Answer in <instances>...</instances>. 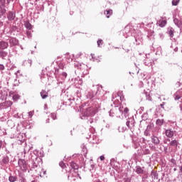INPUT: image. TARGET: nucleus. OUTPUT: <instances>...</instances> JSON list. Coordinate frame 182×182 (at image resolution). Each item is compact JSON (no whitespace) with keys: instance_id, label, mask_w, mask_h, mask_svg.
<instances>
[{"instance_id":"nucleus-40","label":"nucleus","mask_w":182,"mask_h":182,"mask_svg":"<svg viewBox=\"0 0 182 182\" xmlns=\"http://www.w3.org/2000/svg\"><path fill=\"white\" fill-rule=\"evenodd\" d=\"M150 127H147V128H146V129L145 130V132H144V134H145V136H149V128Z\"/></svg>"},{"instance_id":"nucleus-58","label":"nucleus","mask_w":182,"mask_h":182,"mask_svg":"<svg viewBox=\"0 0 182 182\" xmlns=\"http://www.w3.org/2000/svg\"><path fill=\"white\" fill-rule=\"evenodd\" d=\"M14 86H18V82L15 83Z\"/></svg>"},{"instance_id":"nucleus-14","label":"nucleus","mask_w":182,"mask_h":182,"mask_svg":"<svg viewBox=\"0 0 182 182\" xmlns=\"http://www.w3.org/2000/svg\"><path fill=\"white\" fill-rule=\"evenodd\" d=\"M9 43L11 45V46H16V45H18V43H19V41H18V39L15 38H12L9 39Z\"/></svg>"},{"instance_id":"nucleus-49","label":"nucleus","mask_w":182,"mask_h":182,"mask_svg":"<svg viewBox=\"0 0 182 182\" xmlns=\"http://www.w3.org/2000/svg\"><path fill=\"white\" fill-rule=\"evenodd\" d=\"M88 123H93V119L92 118H90V119L88 120Z\"/></svg>"},{"instance_id":"nucleus-15","label":"nucleus","mask_w":182,"mask_h":182,"mask_svg":"<svg viewBox=\"0 0 182 182\" xmlns=\"http://www.w3.org/2000/svg\"><path fill=\"white\" fill-rule=\"evenodd\" d=\"M8 163H9V157H8V156H3L1 160L2 166H6V164H8Z\"/></svg>"},{"instance_id":"nucleus-10","label":"nucleus","mask_w":182,"mask_h":182,"mask_svg":"<svg viewBox=\"0 0 182 182\" xmlns=\"http://www.w3.org/2000/svg\"><path fill=\"white\" fill-rule=\"evenodd\" d=\"M9 43L6 41H0V50H4V49H8Z\"/></svg>"},{"instance_id":"nucleus-19","label":"nucleus","mask_w":182,"mask_h":182,"mask_svg":"<svg viewBox=\"0 0 182 182\" xmlns=\"http://www.w3.org/2000/svg\"><path fill=\"white\" fill-rule=\"evenodd\" d=\"M158 24L161 28H164V26L167 24V21L166 20H159Z\"/></svg>"},{"instance_id":"nucleus-45","label":"nucleus","mask_w":182,"mask_h":182,"mask_svg":"<svg viewBox=\"0 0 182 182\" xmlns=\"http://www.w3.org/2000/svg\"><path fill=\"white\" fill-rule=\"evenodd\" d=\"M36 167H38V165L36 164V163H33V166H32V168H36Z\"/></svg>"},{"instance_id":"nucleus-18","label":"nucleus","mask_w":182,"mask_h":182,"mask_svg":"<svg viewBox=\"0 0 182 182\" xmlns=\"http://www.w3.org/2000/svg\"><path fill=\"white\" fill-rule=\"evenodd\" d=\"M151 176L153 180H159V173L157 172L152 171L151 173Z\"/></svg>"},{"instance_id":"nucleus-17","label":"nucleus","mask_w":182,"mask_h":182,"mask_svg":"<svg viewBox=\"0 0 182 182\" xmlns=\"http://www.w3.org/2000/svg\"><path fill=\"white\" fill-rule=\"evenodd\" d=\"M105 15H106L107 18H110V16H112V15H113V10H112V9H107L105 11Z\"/></svg>"},{"instance_id":"nucleus-50","label":"nucleus","mask_w":182,"mask_h":182,"mask_svg":"<svg viewBox=\"0 0 182 182\" xmlns=\"http://www.w3.org/2000/svg\"><path fill=\"white\" fill-rule=\"evenodd\" d=\"M100 159L101 161H103V160H105V156H101L100 157Z\"/></svg>"},{"instance_id":"nucleus-35","label":"nucleus","mask_w":182,"mask_h":182,"mask_svg":"<svg viewBox=\"0 0 182 182\" xmlns=\"http://www.w3.org/2000/svg\"><path fill=\"white\" fill-rule=\"evenodd\" d=\"M97 43L98 48H100V45H103V40H98Z\"/></svg>"},{"instance_id":"nucleus-12","label":"nucleus","mask_w":182,"mask_h":182,"mask_svg":"<svg viewBox=\"0 0 182 182\" xmlns=\"http://www.w3.org/2000/svg\"><path fill=\"white\" fill-rule=\"evenodd\" d=\"M16 17V15L15 14V12L14 11H9L7 18L9 21H14L15 18Z\"/></svg>"},{"instance_id":"nucleus-39","label":"nucleus","mask_w":182,"mask_h":182,"mask_svg":"<svg viewBox=\"0 0 182 182\" xmlns=\"http://www.w3.org/2000/svg\"><path fill=\"white\" fill-rule=\"evenodd\" d=\"M2 70H5V65L0 64V72H2Z\"/></svg>"},{"instance_id":"nucleus-43","label":"nucleus","mask_w":182,"mask_h":182,"mask_svg":"<svg viewBox=\"0 0 182 182\" xmlns=\"http://www.w3.org/2000/svg\"><path fill=\"white\" fill-rule=\"evenodd\" d=\"M62 76H63V77H64L65 79H66V77L68 76V73H62Z\"/></svg>"},{"instance_id":"nucleus-53","label":"nucleus","mask_w":182,"mask_h":182,"mask_svg":"<svg viewBox=\"0 0 182 182\" xmlns=\"http://www.w3.org/2000/svg\"><path fill=\"white\" fill-rule=\"evenodd\" d=\"M159 36H160L161 39H163V38H164V36H163V33H160Z\"/></svg>"},{"instance_id":"nucleus-13","label":"nucleus","mask_w":182,"mask_h":182,"mask_svg":"<svg viewBox=\"0 0 182 182\" xmlns=\"http://www.w3.org/2000/svg\"><path fill=\"white\" fill-rule=\"evenodd\" d=\"M173 97H174L175 100H178L181 99V97H182V90H180L177 91L174 94Z\"/></svg>"},{"instance_id":"nucleus-29","label":"nucleus","mask_w":182,"mask_h":182,"mask_svg":"<svg viewBox=\"0 0 182 182\" xmlns=\"http://www.w3.org/2000/svg\"><path fill=\"white\" fill-rule=\"evenodd\" d=\"M132 122H133V119H129L127 121L126 124L129 129L131 127Z\"/></svg>"},{"instance_id":"nucleus-4","label":"nucleus","mask_w":182,"mask_h":182,"mask_svg":"<svg viewBox=\"0 0 182 182\" xmlns=\"http://www.w3.org/2000/svg\"><path fill=\"white\" fill-rule=\"evenodd\" d=\"M18 163L22 171H26V169L28 168V164H26V161H25L24 159H19Z\"/></svg>"},{"instance_id":"nucleus-46","label":"nucleus","mask_w":182,"mask_h":182,"mask_svg":"<svg viewBox=\"0 0 182 182\" xmlns=\"http://www.w3.org/2000/svg\"><path fill=\"white\" fill-rule=\"evenodd\" d=\"M28 116H29V117H32V116H33V112H29Z\"/></svg>"},{"instance_id":"nucleus-24","label":"nucleus","mask_w":182,"mask_h":182,"mask_svg":"<svg viewBox=\"0 0 182 182\" xmlns=\"http://www.w3.org/2000/svg\"><path fill=\"white\" fill-rule=\"evenodd\" d=\"M18 180V177L14 176H10L9 177V181L10 182H15Z\"/></svg>"},{"instance_id":"nucleus-54","label":"nucleus","mask_w":182,"mask_h":182,"mask_svg":"<svg viewBox=\"0 0 182 182\" xmlns=\"http://www.w3.org/2000/svg\"><path fill=\"white\" fill-rule=\"evenodd\" d=\"M178 50V48H177V47H176L175 48H174V51L175 52H177Z\"/></svg>"},{"instance_id":"nucleus-51","label":"nucleus","mask_w":182,"mask_h":182,"mask_svg":"<svg viewBox=\"0 0 182 182\" xmlns=\"http://www.w3.org/2000/svg\"><path fill=\"white\" fill-rule=\"evenodd\" d=\"M144 65H146V66H149L150 65V63L148 62H144Z\"/></svg>"},{"instance_id":"nucleus-28","label":"nucleus","mask_w":182,"mask_h":182,"mask_svg":"<svg viewBox=\"0 0 182 182\" xmlns=\"http://www.w3.org/2000/svg\"><path fill=\"white\" fill-rule=\"evenodd\" d=\"M25 26L27 29H29V30L32 29V24H31V23L29 22H26Z\"/></svg>"},{"instance_id":"nucleus-32","label":"nucleus","mask_w":182,"mask_h":182,"mask_svg":"<svg viewBox=\"0 0 182 182\" xmlns=\"http://www.w3.org/2000/svg\"><path fill=\"white\" fill-rule=\"evenodd\" d=\"M118 130H119V133H123V132L126 131V127H119Z\"/></svg>"},{"instance_id":"nucleus-23","label":"nucleus","mask_w":182,"mask_h":182,"mask_svg":"<svg viewBox=\"0 0 182 182\" xmlns=\"http://www.w3.org/2000/svg\"><path fill=\"white\" fill-rule=\"evenodd\" d=\"M70 167H71V168H73V170H77V168H79V166L75 162L70 163Z\"/></svg>"},{"instance_id":"nucleus-61","label":"nucleus","mask_w":182,"mask_h":182,"mask_svg":"<svg viewBox=\"0 0 182 182\" xmlns=\"http://www.w3.org/2000/svg\"><path fill=\"white\" fill-rule=\"evenodd\" d=\"M43 173H44V174H46V171H44Z\"/></svg>"},{"instance_id":"nucleus-42","label":"nucleus","mask_w":182,"mask_h":182,"mask_svg":"<svg viewBox=\"0 0 182 182\" xmlns=\"http://www.w3.org/2000/svg\"><path fill=\"white\" fill-rule=\"evenodd\" d=\"M27 36L28 38H32V33H31V31H27Z\"/></svg>"},{"instance_id":"nucleus-44","label":"nucleus","mask_w":182,"mask_h":182,"mask_svg":"<svg viewBox=\"0 0 182 182\" xmlns=\"http://www.w3.org/2000/svg\"><path fill=\"white\" fill-rule=\"evenodd\" d=\"M59 72V69H56L55 70V77H58V73Z\"/></svg>"},{"instance_id":"nucleus-37","label":"nucleus","mask_w":182,"mask_h":182,"mask_svg":"<svg viewBox=\"0 0 182 182\" xmlns=\"http://www.w3.org/2000/svg\"><path fill=\"white\" fill-rule=\"evenodd\" d=\"M51 118L53 119V120H56V114L55 113H51Z\"/></svg>"},{"instance_id":"nucleus-64","label":"nucleus","mask_w":182,"mask_h":182,"mask_svg":"<svg viewBox=\"0 0 182 182\" xmlns=\"http://www.w3.org/2000/svg\"><path fill=\"white\" fill-rule=\"evenodd\" d=\"M112 160H114V159H111V161H112Z\"/></svg>"},{"instance_id":"nucleus-56","label":"nucleus","mask_w":182,"mask_h":182,"mask_svg":"<svg viewBox=\"0 0 182 182\" xmlns=\"http://www.w3.org/2000/svg\"><path fill=\"white\" fill-rule=\"evenodd\" d=\"M146 99H147L148 100H150V97L148 96V97H146Z\"/></svg>"},{"instance_id":"nucleus-22","label":"nucleus","mask_w":182,"mask_h":182,"mask_svg":"<svg viewBox=\"0 0 182 182\" xmlns=\"http://www.w3.org/2000/svg\"><path fill=\"white\" fill-rule=\"evenodd\" d=\"M66 59H67V62H68V63H70V62H72L73 60V55L67 54Z\"/></svg>"},{"instance_id":"nucleus-59","label":"nucleus","mask_w":182,"mask_h":182,"mask_svg":"<svg viewBox=\"0 0 182 182\" xmlns=\"http://www.w3.org/2000/svg\"><path fill=\"white\" fill-rule=\"evenodd\" d=\"M180 109H181V110H182V106L181 105H180Z\"/></svg>"},{"instance_id":"nucleus-8","label":"nucleus","mask_w":182,"mask_h":182,"mask_svg":"<svg viewBox=\"0 0 182 182\" xmlns=\"http://www.w3.org/2000/svg\"><path fill=\"white\" fill-rule=\"evenodd\" d=\"M151 143L154 144V146H159L160 144V139L156 135H152L151 136Z\"/></svg>"},{"instance_id":"nucleus-30","label":"nucleus","mask_w":182,"mask_h":182,"mask_svg":"<svg viewBox=\"0 0 182 182\" xmlns=\"http://www.w3.org/2000/svg\"><path fill=\"white\" fill-rule=\"evenodd\" d=\"M6 13V9H1L0 10V18H2L4 16V14Z\"/></svg>"},{"instance_id":"nucleus-48","label":"nucleus","mask_w":182,"mask_h":182,"mask_svg":"<svg viewBox=\"0 0 182 182\" xmlns=\"http://www.w3.org/2000/svg\"><path fill=\"white\" fill-rule=\"evenodd\" d=\"M80 56H82V53H79L76 55V58H80Z\"/></svg>"},{"instance_id":"nucleus-1","label":"nucleus","mask_w":182,"mask_h":182,"mask_svg":"<svg viewBox=\"0 0 182 182\" xmlns=\"http://www.w3.org/2000/svg\"><path fill=\"white\" fill-rule=\"evenodd\" d=\"M97 112H99V109H97V107H90L87 108L86 111L82 114V116H81V119L82 120H85L86 117H89L90 116H95V114H96Z\"/></svg>"},{"instance_id":"nucleus-63","label":"nucleus","mask_w":182,"mask_h":182,"mask_svg":"<svg viewBox=\"0 0 182 182\" xmlns=\"http://www.w3.org/2000/svg\"><path fill=\"white\" fill-rule=\"evenodd\" d=\"M15 82H18V80H15Z\"/></svg>"},{"instance_id":"nucleus-20","label":"nucleus","mask_w":182,"mask_h":182,"mask_svg":"<svg viewBox=\"0 0 182 182\" xmlns=\"http://www.w3.org/2000/svg\"><path fill=\"white\" fill-rule=\"evenodd\" d=\"M136 173H137V174H143L144 173V171L143 170V168H141V167L136 166Z\"/></svg>"},{"instance_id":"nucleus-11","label":"nucleus","mask_w":182,"mask_h":182,"mask_svg":"<svg viewBox=\"0 0 182 182\" xmlns=\"http://www.w3.org/2000/svg\"><path fill=\"white\" fill-rule=\"evenodd\" d=\"M95 95H96V93L93 92V91L92 90H90L85 92V96L87 99H90V100L93 99L95 97Z\"/></svg>"},{"instance_id":"nucleus-34","label":"nucleus","mask_w":182,"mask_h":182,"mask_svg":"<svg viewBox=\"0 0 182 182\" xmlns=\"http://www.w3.org/2000/svg\"><path fill=\"white\" fill-rule=\"evenodd\" d=\"M6 0H0V8L2 9L5 6Z\"/></svg>"},{"instance_id":"nucleus-36","label":"nucleus","mask_w":182,"mask_h":182,"mask_svg":"<svg viewBox=\"0 0 182 182\" xmlns=\"http://www.w3.org/2000/svg\"><path fill=\"white\" fill-rule=\"evenodd\" d=\"M59 166H61L62 168H65V167H66V165L63 161L60 162Z\"/></svg>"},{"instance_id":"nucleus-6","label":"nucleus","mask_w":182,"mask_h":182,"mask_svg":"<svg viewBox=\"0 0 182 182\" xmlns=\"http://www.w3.org/2000/svg\"><path fill=\"white\" fill-rule=\"evenodd\" d=\"M13 103L11 101H6L4 102L0 103V109H8V107H11Z\"/></svg>"},{"instance_id":"nucleus-57","label":"nucleus","mask_w":182,"mask_h":182,"mask_svg":"<svg viewBox=\"0 0 182 182\" xmlns=\"http://www.w3.org/2000/svg\"><path fill=\"white\" fill-rule=\"evenodd\" d=\"M46 123H49V119H46Z\"/></svg>"},{"instance_id":"nucleus-60","label":"nucleus","mask_w":182,"mask_h":182,"mask_svg":"<svg viewBox=\"0 0 182 182\" xmlns=\"http://www.w3.org/2000/svg\"><path fill=\"white\" fill-rule=\"evenodd\" d=\"M70 178V175H68V180Z\"/></svg>"},{"instance_id":"nucleus-5","label":"nucleus","mask_w":182,"mask_h":182,"mask_svg":"<svg viewBox=\"0 0 182 182\" xmlns=\"http://www.w3.org/2000/svg\"><path fill=\"white\" fill-rule=\"evenodd\" d=\"M167 141H169V146H172V147H177V146H178V141H177V139L171 141L170 139H166L164 141V144H167Z\"/></svg>"},{"instance_id":"nucleus-21","label":"nucleus","mask_w":182,"mask_h":182,"mask_svg":"<svg viewBox=\"0 0 182 182\" xmlns=\"http://www.w3.org/2000/svg\"><path fill=\"white\" fill-rule=\"evenodd\" d=\"M41 96L42 99H46V97H48V92H46L45 90H42L41 92Z\"/></svg>"},{"instance_id":"nucleus-26","label":"nucleus","mask_w":182,"mask_h":182,"mask_svg":"<svg viewBox=\"0 0 182 182\" xmlns=\"http://www.w3.org/2000/svg\"><path fill=\"white\" fill-rule=\"evenodd\" d=\"M24 64H26L28 68H31L32 66V60H26Z\"/></svg>"},{"instance_id":"nucleus-27","label":"nucleus","mask_w":182,"mask_h":182,"mask_svg":"<svg viewBox=\"0 0 182 182\" xmlns=\"http://www.w3.org/2000/svg\"><path fill=\"white\" fill-rule=\"evenodd\" d=\"M168 35L170 36L171 38H173V36H174V29L169 28L168 29Z\"/></svg>"},{"instance_id":"nucleus-2","label":"nucleus","mask_w":182,"mask_h":182,"mask_svg":"<svg viewBox=\"0 0 182 182\" xmlns=\"http://www.w3.org/2000/svg\"><path fill=\"white\" fill-rule=\"evenodd\" d=\"M122 114H123V107L119 105L114 106L109 111V116H111V117H120Z\"/></svg>"},{"instance_id":"nucleus-9","label":"nucleus","mask_w":182,"mask_h":182,"mask_svg":"<svg viewBox=\"0 0 182 182\" xmlns=\"http://www.w3.org/2000/svg\"><path fill=\"white\" fill-rule=\"evenodd\" d=\"M74 66L75 68H77V69H80L82 70V73H85V71H83V69H87V66L85 64H81L80 63H75Z\"/></svg>"},{"instance_id":"nucleus-25","label":"nucleus","mask_w":182,"mask_h":182,"mask_svg":"<svg viewBox=\"0 0 182 182\" xmlns=\"http://www.w3.org/2000/svg\"><path fill=\"white\" fill-rule=\"evenodd\" d=\"M164 123V119H157L156 122V124H157V126H163Z\"/></svg>"},{"instance_id":"nucleus-33","label":"nucleus","mask_w":182,"mask_h":182,"mask_svg":"<svg viewBox=\"0 0 182 182\" xmlns=\"http://www.w3.org/2000/svg\"><path fill=\"white\" fill-rule=\"evenodd\" d=\"M179 2H180V0H173L172 1V5L173 6H177V5H178Z\"/></svg>"},{"instance_id":"nucleus-52","label":"nucleus","mask_w":182,"mask_h":182,"mask_svg":"<svg viewBox=\"0 0 182 182\" xmlns=\"http://www.w3.org/2000/svg\"><path fill=\"white\" fill-rule=\"evenodd\" d=\"M164 105H165L164 102H163L162 104H161V107L162 109H164Z\"/></svg>"},{"instance_id":"nucleus-55","label":"nucleus","mask_w":182,"mask_h":182,"mask_svg":"<svg viewBox=\"0 0 182 182\" xmlns=\"http://www.w3.org/2000/svg\"><path fill=\"white\" fill-rule=\"evenodd\" d=\"M91 168H95V165L92 164V165H91Z\"/></svg>"},{"instance_id":"nucleus-16","label":"nucleus","mask_w":182,"mask_h":182,"mask_svg":"<svg viewBox=\"0 0 182 182\" xmlns=\"http://www.w3.org/2000/svg\"><path fill=\"white\" fill-rule=\"evenodd\" d=\"M8 57V52L0 50V58L5 59Z\"/></svg>"},{"instance_id":"nucleus-38","label":"nucleus","mask_w":182,"mask_h":182,"mask_svg":"<svg viewBox=\"0 0 182 182\" xmlns=\"http://www.w3.org/2000/svg\"><path fill=\"white\" fill-rule=\"evenodd\" d=\"M122 112H123L124 114H126V113H128V112H129V108L125 107V108L124 109V111H123V108H122Z\"/></svg>"},{"instance_id":"nucleus-3","label":"nucleus","mask_w":182,"mask_h":182,"mask_svg":"<svg viewBox=\"0 0 182 182\" xmlns=\"http://www.w3.org/2000/svg\"><path fill=\"white\" fill-rule=\"evenodd\" d=\"M173 22L180 28L181 32H182V16L180 14H175L173 16Z\"/></svg>"},{"instance_id":"nucleus-7","label":"nucleus","mask_w":182,"mask_h":182,"mask_svg":"<svg viewBox=\"0 0 182 182\" xmlns=\"http://www.w3.org/2000/svg\"><path fill=\"white\" fill-rule=\"evenodd\" d=\"M165 135L168 139H171L174 136V130L172 129H168L165 130Z\"/></svg>"},{"instance_id":"nucleus-47","label":"nucleus","mask_w":182,"mask_h":182,"mask_svg":"<svg viewBox=\"0 0 182 182\" xmlns=\"http://www.w3.org/2000/svg\"><path fill=\"white\" fill-rule=\"evenodd\" d=\"M118 97H119L120 100H123V99H124V97H122L120 96V95L118 93Z\"/></svg>"},{"instance_id":"nucleus-41","label":"nucleus","mask_w":182,"mask_h":182,"mask_svg":"<svg viewBox=\"0 0 182 182\" xmlns=\"http://www.w3.org/2000/svg\"><path fill=\"white\" fill-rule=\"evenodd\" d=\"M19 182H26V179L23 176L20 177Z\"/></svg>"},{"instance_id":"nucleus-62","label":"nucleus","mask_w":182,"mask_h":182,"mask_svg":"<svg viewBox=\"0 0 182 182\" xmlns=\"http://www.w3.org/2000/svg\"><path fill=\"white\" fill-rule=\"evenodd\" d=\"M141 86H143V82H141Z\"/></svg>"},{"instance_id":"nucleus-31","label":"nucleus","mask_w":182,"mask_h":182,"mask_svg":"<svg viewBox=\"0 0 182 182\" xmlns=\"http://www.w3.org/2000/svg\"><path fill=\"white\" fill-rule=\"evenodd\" d=\"M19 97H21L19 96V95L15 94V95L13 96V100H14L15 102H16L18 100H19Z\"/></svg>"}]
</instances>
